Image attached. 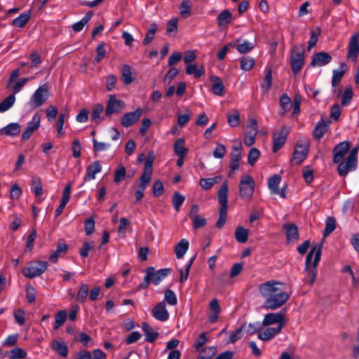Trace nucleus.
Instances as JSON below:
<instances>
[{"mask_svg": "<svg viewBox=\"0 0 359 359\" xmlns=\"http://www.w3.org/2000/svg\"><path fill=\"white\" fill-rule=\"evenodd\" d=\"M154 157L150 155L145 161L144 171L140 178L139 187L146 189L151 181Z\"/></svg>", "mask_w": 359, "mask_h": 359, "instance_id": "obj_7", "label": "nucleus"}, {"mask_svg": "<svg viewBox=\"0 0 359 359\" xmlns=\"http://www.w3.org/2000/svg\"><path fill=\"white\" fill-rule=\"evenodd\" d=\"M14 95H10L0 103V112H5L9 109L15 103Z\"/></svg>", "mask_w": 359, "mask_h": 359, "instance_id": "obj_44", "label": "nucleus"}, {"mask_svg": "<svg viewBox=\"0 0 359 359\" xmlns=\"http://www.w3.org/2000/svg\"><path fill=\"white\" fill-rule=\"evenodd\" d=\"M226 153V147L222 144H217L215 150L212 152V155L215 158H222Z\"/></svg>", "mask_w": 359, "mask_h": 359, "instance_id": "obj_64", "label": "nucleus"}, {"mask_svg": "<svg viewBox=\"0 0 359 359\" xmlns=\"http://www.w3.org/2000/svg\"><path fill=\"white\" fill-rule=\"evenodd\" d=\"M52 349L62 358H67L69 350L67 344L64 341L53 340L51 344Z\"/></svg>", "mask_w": 359, "mask_h": 359, "instance_id": "obj_24", "label": "nucleus"}, {"mask_svg": "<svg viewBox=\"0 0 359 359\" xmlns=\"http://www.w3.org/2000/svg\"><path fill=\"white\" fill-rule=\"evenodd\" d=\"M185 140L183 138L177 139L173 145L174 152L177 156H186L188 149L184 147Z\"/></svg>", "mask_w": 359, "mask_h": 359, "instance_id": "obj_36", "label": "nucleus"}, {"mask_svg": "<svg viewBox=\"0 0 359 359\" xmlns=\"http://www.w3.org/2000/svg\"><path fill=\"white\" fill-rule=\"evenodd\" d=\"M31 17V11H28L13 20L11 25L16 27L22 28L28 22Z\"/></svg>", "mask_w": 359, "mask_h": 359, "instance_id": "obj_28", "label": "nucleus"}, {"mask_svg": "<svg viewBox=\"0 0 359 359\" xmlns=\"http://www.w3.org/2000/svg\"><path fill=\"white\" fill-rule=\"evenodd\" d=\"M88 293L89 285L87 283H81L76 294V301L81 304L86 302Z\"/></svg>", "mask_w": 359, "mask_h": 359, "instance_id": "obj_31", "label": "nucleus"}, {"mask_svg": "<svg viewBox=\"0 0 359 359\" xmlns=\"http://www.w3.org/2000/svg\"><path fill=\"white\" fill-rule=\"evenodd\" d=\"M121 76L123 81L125 84L128 85L133 81L130 66L128 65H124L123 66Z\"/></svg>", "mask_w": 359, "mask_h": 359, "instance_id": "obj_45", "label": "nucleus"}, {"mask_svg": "<svg viewBox=\"0 0 359 359\" xmlns=\"http://www.w3.org/2000/svg\"><path fill=\"white\" fill-rule=\"evenodd\" d=\"M92 15L93 14L91 12H88V13H86V15L81 20L75 22L72 25L73 30L76 32L81 31L83 29L84 26L91 19Z\"/></svg>", "mask_w": 359, "mask_h": 359, "instance_id": "obj_42", "label": "nucleus"}, {"mask_svg": "<svg viewBox=\"0 0 359 359\" xmlns=\"http://www.w3.org/2000/svg\"><path fill=\"white\" fill-rule=\"evenodd\" d=\"M304 64V48L301 45L300 48L297 46L290 50V65L294 74H297L302 69Z\"/></svg>", "mask_w": 359, "mask_h": 359, "instance_id": "obj_5", "label": "nucleus"}, {"mask_svg": "<svg viewBox=\"0 0 359 359\" xmlns=\"http://www.w3.org/2000/svg\"><path fill=\"white\" fill-rule=\"evenodd\" d=\"M106 50L104 48V43H100L96 48V56L93 60V63L96 65L99 63L105 56Z\"/></svg>", "mask_w": 359, "mask_h": 359, "instance_id": "obj_48", "label": "nucleus"}, {"mask_svg": "<svg viewBox=\"0 0 359 359\" xmlns=\"http://www.w3.org/2000/svg\"><path fill=\"white\" fill-rule=\"evenodd\" d=\"M218 201L221 205L219 209H228V186L224 182L218 191Z\"/></svg>", "mask_w": 359, "mask_h": 359, "instance_id": "obj_23", "label": "nucleus"}, {"mask_svg": "<svg viewBox=\"0 0 359 359\" xmlns=\"http://www.w3.org/2000/svg\"><path fill=\"white\" fill-rule=\"evenodd\" d=\"M50 96L48 85L44 83L40 86L31 96L29 105L32 108H36L42 106Z\"/></svg>", "mask_w": 359, "mask_h": 359, "instance_id": "obj_6", "label": "nucleus"}, {"mask_svg": "<svg viewBox=\"0 0 359 359\" xmlns=\"http://www.w3.org/2000/svg\"><path fill=\"white\" fill-rule=\"evenodd\" d=\"M346 72V65L344 62H341L338 69L333 70V75L332 79V87H336L339 85L341 79L344 76Z\"/></svg>", "mask_w": 359, "mask_h": 359, "instance_id": "obj_26", "label": "nucleus"}, {"mask_svg": "<svg viewBox=\"0 0 359 359\" xmlns=\"http://www.w3.org/2000/svg\"><path fill=\"white\" fill-rule=\"evenodd\" d=\"M171 269L169 268L161 269L155 271L154 267H148L146 270V276L149 277L150 283L155 285H158L170 273Z\"/></svg>", "mask_w": 359, "mask_h": 359, "instance_id": "obj_10", "label": "nucleus"}, {"mask_svg": "<svg viewBox=\"0 0 359 359\" xmlns=\"http://www.w3.org/2000/svg\"><path fill=\"white\" fill-rule=\"evenodd\" d=\"M67 313L65 310H60L55 316V321L53 324V329L58 330L62 325L67 319Z\"/></svg>", "mask_w": 359, "mask_h": 359, "instance_id": "obj_37", "label": "nucleus"}, {"mask_svg": "<svg viewBox=\"0 0 359 359\" xmlns=\"http://www.w3.org/2000/svg\"><path fill=\"white\" fill-rule=\"evenodd\" d=\"M142 330L145 334V341L148 342H154L158 337V333L147 323H143L142 326Z\"/></svg>", "mask_w": 359, "mask_h": 359, "instance_id": "obj_27", "label": "nucleus"}, {"mask_svg": "<svg viewBox=\"0 0 359 359\" xmlns=\"http://www.w3.org/2000/svg\"><path fill=\"white\" fill-rule=\"evenodd\" d=\"M212 81V90L215 95L222 96L224 93V84L222 81L217 76H213L211 78Z\"/></svg>", "mask_w": 359, "mask_h": 359, "instance_id": "obj_35", "label": "nucleus"}, {"mask_svg": "<svg viewBox=\"0 0 359 359\" xmlns=\"http://www.w3.org/2000/svg\"><path fill=\"white\" fill-rule=\"evenodd\" d=\"M189 241L182 238L175 247V252L177 259H181L186 254L189 249Z\"/></svg>", "mask_w": 359, "mask_h": 359, "instance_id": "obj_29", "label": "nucleus"}, {"mask_svg": "<svg viewBox=\"0 0 359 359\" xmlns=\"http://www.w3.org/2000/svg\"><path fill=\"white\" fill-rule=\"evenodd\" d=\"M322 248V244H313L311 250L306 257L304 270L306 275L304 278V281L310 285H312L316 279L318 265L320 260Z\"/></svg>", "mask_w": 359, "mask_h": 359, "instance_id": "obj_2", "label": "nucleus"}, {"mask_svg": "<svg viewBox=\"0 0 359 359\" xmlns=\"http://www.w3.org/2000/svg\"><path fill=\"white\" fill-rule=\"evenodd\" d=\"M287 133L288 132L285 127H283L280 131H276L273 133V152H277L283 147L287 140Z\"/></svg>", "mask_w": 359, "mask_h": 359, "instance_id": "obj_14", "label": "nucleus"}, {"mask_svg": "<svg viewBox=\"0 0 359 359\" xmlns=\"http://www.w3.org/2000/svg\"><path fill=\"white\" fill-rule=\"evenodd\" d=\"M186 74L188 75H194L195 78H200L205 74V70L203 65L198 67L196 64L188 65L186 67Z\"/></svg>", "mask_w": 359, "mask_h": 359, "instance_id": "obj_33", "label": "nucleus"}, {"mask_svg": "<svg viewBox=\"0 0 359 359\" xmlns=\"http://www.w3.org/2000/svg\"><path fill=\"white\" fill-rule=\"evenodd\" d=\"M157 30V25L156 23H152L150 25L148 32L145 36V38L143 41V43L144 45H147L153 40L154 35Z\"/></svg>", "mask_w": 359, "mask_h": 359, "instance_id": "obj_50", "label": "nucleus"}, {"mask_svg": "<svg viewBox=\"0 0 359 359\" xmlns=\"http://www.w3.org/2000/svg\"><path fill=\"white\" fill-rule=\"evenodd\" d=\"M329 122L325 121L322 117L316 126H315L313 131V137L316 140H320L328 130Z\"/></svg>", "mask_w": 359, "mask_h": 359, "instance_id": "obj_21", "label": "nucleus"}, {"mask_svg": "<svg viewBox=\"0 0 359 359\" xmlns=\"http://www.w3.org/2000/svg\"><path fill=\"white\" fill-rule=\"evenodd\" d=\"M219 177L213 178H201L199 182L201 187L205 190L210 189L215 184L219 182Z\"/></svg>", "mask_w": 359, "mask_h": 359, "instance_id": "obj_46", "label": "nucleus"}, {"mask_svg": "<svg viewBox=\"0 0 359 359\" xmlns=\"http://www.w3.org/2000/svg\"><path fill=\"white\" fill-rule=\"evenodd\" d=\"M71 189H72V183L68 182L65 185V189L63 190L60 204L55 210V214L56 217L60 216L62 214L64 208H65L66 205L69 202V200L70 198Z\"/></svg>", "mask_w": 359, "mask_h": 359, "instance_id": "obj_19", "label": "nucleus"}, {"mask_svg": "<svg viewBox=\"0 0 359 359\" xmlns=\"http://www.w3.org/2000/svg\"><path fill=\"white\" fill-rule=\"evenodd\" d=\"M286 231V239L287 243H294L299 240L298 227L294 224H286L283 227Z\"/></svg>", "mask_w": 359, "mask_h": 359, "instance_id": "obj_20", "label": "nucleus"}, {"mask_svg": "<svg viewBox=\"0 0 359 359\" xmlns=\"http://www.w3.org/2000/svg\"><path fill=\"white\" fill-rule=\"evenodd\" d=\"M359 55V32L354 34L348 44V57L355 60Z\"/></svg>", "mask_w": 359, "mask_h": 359, "instance_id": "obj_18", "label": "nucleus"}, {"mask_svg": "<svg viewBox=\"0 0 359 359\" xmlns=\"http://www.w3.org/2000/svg\"><path fill=\"white\" fill-rule=\"evenodd\" d=\"M143 113V109L140 107L137 108L135 111L127 112L121 117V124L128 128L137 123Z\"/></svg>", "mask_w": 359, "mask_h": 359, "instance_id": "obj_11", "label": "nucleus"}, {"mask_svg": "<svg viewBox=\"0 0 359 359\" xmlns=\"http://www.w3.org/2000/svg\"><path fill=\"white\" fill-rule=\"evenodd\" d=\"M67 250V245L64 243H60L57 245L55 251L51 253L49 256V260L53 263L57 262L58 257L60 253H65Z\"/></svg>", "mask_w": 359, "mask_h": 359, "instance_id": "obj_38", "label": "nucleus"}, {"mask_svg": "<svg viewBox=\"0 0 359 359\" xmlns=\"http://www.w3.org/2000/svg\"><path fill=\"white\" fill-rule=\"evenodd\" d=\"M126 168L123 165H120L115 171H114V181L116 183H119L121 182L125 176H126Z\"/></svg>", "mask_w": 359, "mask_h": 359, "instance_id": "obj_61", "label": "nucleus"}, {"mask_svg": "<svg viewBox=\"0 0 359 359\" xmlns=\"http://www.w3.org/2000/svg\"><path fill=\"white\" fill-rule=\"evenodd\" d=\"M232 19V14L229 10L222 11L217 16V20L218 26L220 29H223L227 27L231 22Z\"/></svg>", "mask_w": 359, "mask_h": 359, "instance_id": "obj_25", "label": "nucleus"}, {"mask_svg": "<svg viewBox=\"0 0 359 359\" xmlns=\"http://www.w3.org/2000/svg\"><path fill=\"white\" fill-rule=\"evenodd\" d=\"M250 127L251 130L248 132V147L255 142V136L257 133V121L254 118L250 120Z\"/></svg>", "mask_w": 359, "mask_h": 359, "instance_id": "obj_39", "label": "nucleus"}, {"mask_svg": "<svg viewBox=\"0 0 359 359\" xmlns=\"http://www.w3.org/2000/svg\"><path fill=\"white\" fill-rule=\"evenodd\" d=\"M192 3L189 0H183L179 7L180 15L187 18L191 14V8Z\"/></svg>", "mask_w": 359, "mask_h": 359, "instance_id": "obj_41", "label": "nucleus"}, {"mask_svg": "<svg viewBox=\"0 0 359 359\" xmlns=\"http://www.w3.org/2000/svg\"><path fill=\"white\" fill-rule=\"evenodd\" d=\"M286 310L283 309L278 313H269L264 316L262 321V325L264 326H269L276 325L274 329L278 331L282 330L285 324L287 323Z\"/></svg>", "mask_w": 359, "mask_h": 359, "instance_id": "obj_4", "label": "nucleus"}, {"mask_svg": "<svg viewBox=\"0 0 359 359\" xmlns=\"http://www.w3.org/2000/svg\"><path fill=\"white\" fill-rule=\"evenodd\" d=\"M40 123L41 116L36 113L32 116V120L28 123L25 131L22 134V140L24 141L29 140L33 133L39 128Z\"/></svg>", "mask_w": 359, "mask_h": 359, "instance_id": "obj_15", "label": "nucleus"}, {"mask_svg": "<svg viewBox=\"0 0 359 359\" xmlns=\"http://www.w3.org/2000/svg\"><path fill=\"white\" fill-rule=\"evenodd\" d=\"M279 285H283V283L274 280L267 281L259 285V292L266 298L264 304L266 309L276 310L289 299V294L281 291Z\"/></svg>", "mask_w": 359, "mask_h": 359, "instance_id": "obj_1", "label": "nucleus"}, {"mask_svg": "<svg viewBox=\"0 0 359 359\" xmlns=\"http://www.w3.org/2000/svg\"><path fill=\"white\" fill-rule=\"evenodd\" d=\"M291 100L287 94H283L280 97V106L283 109L282 114H284L290 108Z\"/></svg>", "mask_w": 359, "mask_h": 359, "instance_id": "obj_53", "label": "nucleus"}, {"mask_svg": "<svg viewBox=\"0 0 359 359\" xmlns=\"http://www.w3.org/2000/svg\"><path fill=\"white\" fill-rule=\"evenodd\" d=\"M102 170V166L99 161H95L92 163L86 168V174L83 177V181L88 182L95 178L96 174L99 173Z\"/></svg>", "mask_w": 359, "mask_h": 359, "instance_id": "obj_22", "label": "nucleus"}, {"mask_svg": "<svg viewBox=\"0 0 359 359\" xmlns=\"http://www.w3.org/2000/svg\"><path fill=\"white\" fill-rule=\"evenodd\" d=\"M48 267V263L45 261H39L34 264L22 269V274L29 278H33L41 276Z\"/></svg>", "mask_w": 359, "mask_h": 359, "instance_id": "obj_8", "label": "nucleus"}, {"mask_svg": "<svg viewBox=\"0 0 359 359\" xmlns=\"http://www.w3.org/2000/svg\"><path fill=\"white\" fill-rule=\"evenodd\" d=\"M6 135L15 136L20 132V126L18 123H11L2 129Z\"/></svg>", "mask_w": 359, "mask_h": 359, "instance_id": "obj_40", "label": "nucleus"}, {"mask_svg": "<svg viewBox=\"0 0 359 359\" xmlns=\"http://www.w3.org/2000/svg\"><path fill=\"white\" fill-rule=\"evenodd\" d=\"M281 181V176L279 175H273L268 181V187L271 191V194H278V186Z\"/></svg>", "mask_w": 359, "mask_h": 359, "instance_id": "obj_32", "label": "nucleus"}, {"mask_svg": "<svg viewBox=\"0 0 359 359\" xmlns=\"http://www.w3.org/2000/svg\"><path fill=\"white\" fill-rule=\"evenodd\" d=\"M243 326H241L237 328L235 332L231 333L229 334V339L227 342L233 344L240 339L243 336Z\"/></svg>", "mask_w": 359, "mask_h": 359, "instance_id": "obj_63", "label": "nucleus"}, {"mask_svg": "<svg viewBox=\"0 0 359 359\" xmlns=\"http://www.w3.org/2000/svg\"><path fill=\"white\" fill-rule=\"evenodd\" d=\"M217 351L215 346L205 347L202 350V354L199 355L198 359H210Z\"/></svg>", "mask_w": 359, "mask_h": 359, "instance_id": "obj_57", "label": "nucleus"}, {"mask_svg": "<svg viewBox=\"0 0 359 359\" xmlns=\"http://www.w3.org/2000/svg\"><path fill=\"white\" fill-rule=\"evenodd\" d=\"M350 143L348 141H344L337 144L332 150L333 163H341L344 156L350 149Z\"/></svg>", "mask_w": 359, "mask_h": 359, "instance_id": "obj_13", "label": "nucleus"}, {"mask_svg": "<svg viewBox=\"0 0 359 359\" xmlns=\"http://www.w3.org/2000/svg\"><path fill=\"white\" fill-rule=\"evenodd\" d=\"M32 183L34 186L32 188V192L34 194L35 196L39 201H43V198H41V196L43 194V187L40 178H33L32 180Z\"/></svg>", "mask_w": 359, "mask_h": 359, "instance_id": "obj_34", "label": "nucleus"}, {"mask_svg": "<svg viewBox=\"0 0 359 359\" xmlns=\"http://www.w3.org/2000/svg\"><path fill=\"white\" fill-rule=\"evenodd\" d=\"M280 332V331H278L273 327H267L265 330L261 329L258 333V337L262 341H268L273 338Z\"/></svg>", "mask_w": 359, "mask_h": 359, "instance_id": "obj_30", "label": "nucleus"}, {"mask_svg": "<svg viewBox=\"0 0 359 359\" xmlns=\"http://www.w3.org/2000/svg\"><path fill=\"white\" fill-rule=\"evenodd\" d=\"M309 153L307 145L297 144L292 154L290 161L292 165H296L302 163L306 158Z\"/></svg>", "mask_w": 359, "mask_h": 359, "instance_id": "obj_12", "label": "nucleus"}, {"mask_svg": "<svg viewBox=\"0 0 359 359\" xmlns=\"http://www.w3.org/2000/svg\"><path fill=\"white\" fill-rule=\"evenodd\" d=\"M331 60L332 57L330 54L324 51L318 52L313 55L310 66L323 67L329 64Z\"/></svg>", "mask_w": 359, "mask_h": 359, "instance_id": "obj_17", "label": "nucleus"}, {"mask_svg": "<svg viewBox=\"0 0 359 359\" xmlns=\"http://www.w3.org/2000/svg\"><path fill=\"white\" fill-rule=\"evenodd\" d=\"M195 257H196V255H194V257H192L190 259L189 262L186 264L184 270H182V269L180 270V282L181 283H184V281H186L187 280V278L189 277V274L190 268L194 262Z\"/></svg>", "mask_w": 359, "mask_h": 359, "instance_id": "obj_51", "label": "nucleus"}, {"mask_svg": "<svg viewBox=\"0 0 359 359\" xmlns=\"http://www.w3.org/2000/svg\"><path fill=\"white\" fill-rule=\"evenodd\" d=\"M103 109V106L101 104L95 105L91 114V119L93 122L99 123L101 121L100 114L102 113Z\"/></svg>", "mask_w": 359, "mask_h": 359, "instance_id": "obj_47", "label": "nucleus"}, {"mask_svg": "<svg viewBox=\"0 0 359 359\" xmlns=\"http://www.w3.org/2000/svg\"><path fill=\"white\" fill-rule=\"evenodd\" d=\"M185 198L178 192H175L172 197V205L175 210L178 212L180 206L182 205Z\"/></svg>", "mask_w": 359, "mask_h": 359, "instance_id": "obj_58", "label": "nucleus"}, {"mask_svg": "<svg viewBox=\"0 0 359 359\" xmlns=\"http://www.w3.org/2000/svg\"><path fill=\"white\" fill-rule=\"evenodd\" d=\"M27 356V352L20 347L13 348L10 351V359H22Z\"/></svg>", "mask_w": 359, "mask_h": 359, "instance_id": "obj_52", "label": "nucleus"}, {"mask_svg": "<svg viewBox=\"0 0 359 359\" xmlns=\"http://www.w3.org/2000/svg\"><path fill=\"white\" fill-rule=\"evenodd\" d=\"M208 341V338L206 337V333L203 332L201 333L198 339L196 340L194 347L196 348L198 351H201L203 348L202 347L206 344Z\"/></svg>", "mask_w": 359, "mask_h": 359, "instance_id": "obj_59", "label": "nucleus"}, {"mask_svg": "<svg viewBox=\"0 0 359 359\" xmlns=\"http://www.w3.org/2000/svg\"><path fill=\"white\" fill-rule=\"evenodd\" d=\"M353 90L351 86H347L342 95L341 104L342 106H347L353 98Z\"/></svg>", "mask_w": 359, "mask_h": 359, "instance_id": "obj_54", "label": "nucleus"}, {"mask_svg": "<svg viewBox=\"0 0 359 359\" xmlns=\"http://www.w3.org/2000/svg\"><path fill=\"white\" fill-rule=\"evenodd\" d=\"M126 107L124 101L117 99L115 95H110L105 109V115L110 116L113 114H118Z\"/></svg>", "mask_w": 359, "mask_h": 359, "instance_id": "obj_9", "label": "nucleus"}, {"mask_svg": "<svg viewBox=\"0 0 359 359\" xmlns=\"http://www.w3.org/2000/svg\"><path fill=\"white\" fill-rule=\"evenodd\" d=\"M336 229V219L332 217H328L325 221V229L323 236H328Z\"/></svg>", "mask_w": 359, "mask_h": 359, "instance_id": "obj_43", "label": "nucleus"}, {"mask_svg": "<svg viewBox=\"0 0 359 359\" xmlns=\"http://www.w3.org/2000/svg\"><path fill=\"white\" fill-rule=\"evenodd\" d=\"M227 210L228 209H224V208L219 210V218L215 224V226L217 229H221L224 226V225L226 221Z\"/></svg>", "mask_w": 359, "mask_h": 359, "instance_id": "obj_60", "label": "nucleus"}, {"mask_svg": "<svg viewBox=\"0 0 359 359\" xmlns=\"http://www.w3.org/2000/svg\"><path fill=\"white\" fill-rule=\"evenodd\" d=\"M259 156V150L255 147L251 148L248 151V164L253 166Z\"/></svg>", "mask_w": 359, "mask_h": 359, "instance_id": "obj_55", "label": "nucleus"}, {"mask_svg": "<svg viewBox=\"0 0 359 359\" xmlns=\"http://www.w3.org/2000/svg\"><path fill=\"white\" fill-rule=\"evenodd\" d=\"M151 314L153 317L161 322H164L169 318V313L166 309L165 302H161L157 304L152 309Z\"/></svg>", "mask_w": 359, "mask_h": 359, "instance_id": "obj_16", "label": "nucleus"}, {"mask_svg": "<svg viewBox=\"0 0 359 359\" xmlns=\"http://www.w3.org/2000/svg\"><path fill=\"white\" fill-rule=\"evenodd\" d=\"M320 34V29L319 27H317L316 30L311 31V36L308 42V50H310L313 47H314L316 45L318 38Z\"/></svg>", "mask_w": 359, "mask_h": 359, "instance_id": "obj_56", "label": "nucleus"}, {"mask_svg": "<svg viewBox=\"0 0 359 359\" xmlns=\"http://www.w3.org/2000/svg\"><path fill=\"white\" fill-rule=\"evenodd\" d=\"M235 238L239 243H245L247 241V229L242 226H238L235 231Z\"/></svg>", "mask_w": 359, "mask_h": 359, "instance_id": "obj_49", "label": "nucleus"}, {"mask_svg": "<svg viewBox=\"0 0 359 359\" xmlns=\"http://www.w3.org/2000/svg\"><path fill=\"white\" fill-rule=\"evenodd\" d=\"M359 146L351 150L348 156L341 162L337 167V172L341 177H345L347 174L353 170H355L358 164V151Z\"/></svg>", "mask_w": 359, "mask_h": 359, "instance_id": "obj_3", "label": "nucleus"}, {"mask_svg": "<svg viewBox=\"0 0 359 359\" xmlns=\"http://www.w3.org/2000/svg\"><path fill=\"white\" fill-rule=\"evenodd\" d=\"M165 300L168 302V304L171 306H175L177 303V299L174 292L170 289H168L165 292L164 294Z\"/></svg>", "mask_w": 359, "mask_h": 359, "instance_id": "obj_62", "label": "nucleus"}]
</instances>
